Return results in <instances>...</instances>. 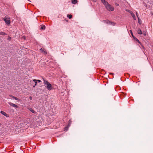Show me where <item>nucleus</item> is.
I'll list each match as a JSON object with an SVG mask.
<instances>
[{"mask_svg": "<svg viewBox=\"0 0 153 153\" xmlns=\"http://www.w3.org/2000/svg\"><path fill=\"white\" fill-rule=\"evenodd\" d=\"M45 25H41V27H40V29L41 30H45Z\"/></svg>", "mask_w": 153, "mask_h": 153, "instance_id": "15", "label": "nucleus"}, {"mask_svg": "<svg viewBox=\"0 0 153 153\" xmlns=\"http://www.w3.org/2000/svg\"><path fill=\"white\" fill-rule=\"evenodd\" d=\"M3 115H4L6 117H9V115L7 114H6L5 112L3 111H1L0 112Z\"/></svg>", "mask_w": 153, "mask_h": 153, "instance_id": "7", "label": "nucleus"}, {"mask_svg": "<svg viewBox=\"0 0 153 153\" xmlns=\"http://www.w3.org/2000/svg\"><path fill=\"white\" fill-rule=\"evenodd\" d=\"M36 80H37V82H41V80H39V79H38V80H37L36 79Z\"/></svg>", "mask_w": 153, "mask_h": 153, "instance_id": "23", "label": "nucleus"}, {"mask_svg": "<svg viewBox=\"0 0 153 153\" xmlns=\"http://www.w3.org/2000/svg\"><path fill=\"white\" fill-rule=\"evenodd\" d=\"M10 97H12V98H13V99H15V100H19V99L17 98V97H16L13 95H10L9 96Z\"/></svg>", "mask_w": 153, "mask_h": 153, "instance_id": "8", "label": "nucleus"}, {"mask_svg": "<svg viewBox=\"0 0 153 153\" xmlns=\"http://www.w3.org/2000/svg\"><path fill=\"white\" fill-rule=\"evenodd\" d=\"M44 81V83L47 85L46 87L48 88V82L47 81H46L45 80H44L43 78Z\"/></svg>", "mask_w": 153, "mask_h": 153, "instance_id": "13", "label": "nucleus"}, {"mask_svg": "<svg viewBox=\"0 0 153 153\" xmlns=\"http://www.w3.org/2000/svg\"><path fill=\"white\" fill-rule=\"evenodd\" d=\"M130 33H131V35H132V34H133V33H132V31L131 30H130Z\"/></svg>", "mask_w": 153, "mask_h": 153, "instance_id": "22", "label": "nucleus"}, {"mask_svg": "<svg viewBox=\"0 0 153 153\" xmlns=\"http://www.w3.org/2000/svg\"><path fill=\"white\" fill-rule=\"evenodd\" d=\"M115 5H116L117 6H119V4H117V3H116V4H115Z\"/></svg>", "mask_w": 153, "mask_h": 153, "instance_id": "28", "label": "nucleus"}, {"mask_svg": "<svg viewBox=\"0 0 153 153\" xmlns=\"http://www.w3.org/2000/svg\"><path fill=\"white\" fill-rule=\"evenodd\" d=\"M33 81L35 83V84L34 85V86H36L37 85V80H36V79H33ZM35 86H33V87H35Z\"/></svg>", "mask_w": 153, "mask_h": 153, "instance_id": "12", "label": "nucleus"}, {"mask_svg": "<svg viewBox=\"0 0 153 153\" xmlns=\"http://www.w3.org/2000/svg\"><path fill=\"white\" fill-rule=\"evenodd\" d=\"M72 121L71 120H70L69 121V123L67 126H68L69 127L70 126V125L71 124V123H72Z\"/></svg>", "mask_w": 153, "mask_h": 153, "instance_id": "16", "label": "nucleus"}, {"mask_svg": "<svg viewBox=\"0 0 153 153\" xmlns=\"http://www.w3.org/2000/svg\"><path fill=\"white\" fill-rule=\"evenodd\" d=\"M143 34L144 36H146V33H144Z\"/></svg>", "mask_w": 153, "mask_h": 153, "instance_id": "30", "label": "nucleus"}, {"mask_svg": "<svg viewBox=\"0 0 153 153\" xmlns=\"http://www.w3.org/2000/svg\"><path fill=\"white\" fill-rule=\"evenodd\" d=\"M4 21L7 25H9L10 23V18H4Z\"/></svg>", "mask_w": 153, "mask_h": 153, "instance_id": "2", "label": "nucleus"}, {"mask_svg": "<svg viewBox=\"0 0 153 153\" xmlns=\"http://www.w3.org/2000/svg\"><path fill=\"white\" fill-rule=\"evenodd\" d=\"M137 33L139 34H142L143 33L141 30L140 28L138 29V30Z\"/></svg>", "mask_w": 153, "mask_h": 153, "instance_id": "10", "label": "nucleus"}, {"mask_svg": "<svg viewBox=\"0 0 153 153\" xmlns=\"http://www.w3.org/2000/svg\"><path fill=\"white\" fill-rule=\"evenodd\" d=\"M11 37L10 36H8L7 39L9 41H10L11 40Z\"/></svg>", "mask_w": 153, "mask_h": 153, "instance_id": "21", "label": "nucleus"}, {"mask_svg": "<svg viewBox=\"0 0 153 153\" xmlns=\"http://www.w3.org/2000/svg\"><path fill=\"white\" fill-rule=\"evenodd\" d=\"M29 98H30V100H32V97H29Z\"/></svg>", "mask_w": 153, "mask_h": 153, "instance_id": "26", "label": "nucleus"}, {"mask_svg": "<svg viewBox=\"0 0 153 153\" xmlns=\"http://www.w3.org/2000/svg\"><path fill=\"white\" fill-rule=\"evenodd\" d=\"M101 1L108 10L109 11H113L114 10V8L113 6L110 4L107 1L105 0H101Z\"/></svg>", "mask_w": 153, "mask_h": 153, "instance_id": "1", "label": "nucleus"}, {"mask_svg": "<svg viewBox=\"0 0 153 153\" xmlns=\"http://www.w3.org/2000/svg\"><path fill=\"white\" fill-rule=\"evenodd\" d=\"M29 110L31 111L32 113L35 114L36 113V112L34 111L33 109H32V108H30L29 109Z\"/></svg>", "mask_w": 153, "mask_h": 153, "instance_id": "11", "label": "nucleus"}, {"mask_svg": "<svg viewBox=\"0 0 153 153\" xmlns=\"http://www.w3.org/2000/svg\"><path fill=\"white\" fill-rule=\"evenodd\" d=\"M69 126H67L65 127L64 128V130L65 131H67L68 129V128H69Z\"/></svg>", "mask_w": 153, "mask_h": 153, "instance_id": "19", "label": "nucleus"}, {"mask_svg": "<svg viewBox=\"0 0 153 153\" xmlns=\"http://www.w3.org/2000/svg\"><path fill=\"white\" fill-rule=\"evenodd\" d=\"M23 144V145H24L25 147V144Z\"/></svg>", "mask_w": 153, "mask_h": 153, "instance_id": "31", "label": "nucleus"}, {"mask_svg": "<svg viewBox=\"0 0 153 153\" xmlns=\"http://www.w3.org/2000/svg\"><path fill=\"white\" fill-rule=\"evenodd\" d=\"M71 2L73 4H75L77 3V0H73Z\"/></svg>", "mask_w": 153, "mask_h": 153, "instance_id": "14", "label": "nucleus"}, {"mask_svg": "<svg viewBox=\"0 0 153 153\" xmlns=\"http://www.w3.org/2000/svg\"><path fill=\"white\" fill-rule=\"evenodd\" d=\"M138 19H139V22H138L139 23V24H141V22H140V20H139V18H138Z\"/></svg>", "mask_w": 153, "mask_h": 153, "instance_id": "24", "label": "nucleus"}, {"mask_svg": "<svg viewBox=\"0 0 153 153\" xmlns=\"http://www.w3.org/2000/svg\"><path fill=\"white\" fill-rule=\"evenodd\" d=\"M40 50L41 51V52L44 54H47V51H46L44 48H41L40 49Z\"/></svg>", "mask_w": 153, "mask_h": 153, "instance_id": "3", "label": "nucleus"}, {"mask_svg": "<svg viewBox=\"0 0 153 153\" xmlns=\"http://www.w3.org/2000/svg\"><path fill=\"white\" fill-rule=\"evenodd\" d=\"M67 16L69 19H71L72 18V16L71 14H68Z\"/></svg>", "mask_w": 153, "mask_h": 153, "instance_id": "17", "label": "nucleus"}, {"mask_svg": "<svg viewBox=\"0 0 153 153\" xmlns=\"http://www.w3.org/2000/svg\"><path fill=\"white\" fill-rule=\"evenodd\" d=\"M102 22H103L104 23H106V24H109V23H111V24H113V25H115L114 23L111 22L108 20H103L102 21Z\"/></svg>", "mask_w": 153, "mask_h": 153, "instance_id": "5", "label": "nucleus"}, {"mask_svg": "<svg viewBox=\"0 0 153 153\" xmlns=\"http://www.w3.org/2000/svg\"><path fill=\"white\" fill-rule=\"evenodd\" d=\"M136 15L137 16V17L138 19L139 18H138V13H137V12H136Z\"/></svg>", "mask_w": 153, "mask_h": 153, "instance_id": "25", "label": "nucleus"}, {"mask_svg": "<svg viewBox=\"0 0 153 153\" xmlns=\"http://www.w3.org/2000/svg\"><path fill=\"white\" fill-rule=\"evenodd\" d=\"M22 38H23L24 39H26L25 37V36H23Z\"/></svg>", "mask_w": 153, "mask_h": 153, "instance_id": "27", "label": "nucleus"}, {"mask_svg": "<svg viewBox=\"0 0 153 153\" xmlns=\"http://www.w3.org/2000/svg\"><path fill=\"white\" fill-rule=\"evenodd\" d=\"M1 123H0V125H1Z\"/></svg>", "mask_w": 153, "mask_h": 153, "instance_id": "33", "label": "nucleus"}, {"mask_svg": "<svg viewBox=\"0 0 153 153\" xmlns=\"http://www.w3.org/2000/svg\"><path fill=\"white\" fill-rule=\"evenodd\" d=\"M132 36H133V38L135 39H136V40L138 41V42L139 43H140L139 40L136 37H134V36L133 34H132Z\"/></svg>", "mask_w": 153, "mask_h": 153, "instance_id": "20", "label": "nucleus"}, {"mask_svg": "<svg viewBox=\"0 0 153 153\" xmlns=\"http://www.w3.org/2000/svg\"><path fill=\"white\" fill-rule=\"evenodd\" d=\"M23 147V146H22L21 147H21Z\"/></svg>", "mask_w": 153, "mask_h": 153, "instance_id": "32", "label": "nucleus"}, {"mask_svg": "<svg viewBox=\"0 0 153 153\" xmlns=\"http://www.w3.org/2000/svg\"><path fill=\"white\" fill-rule=\"evenodd\" d=\"M0 34L3 35H7V34L4 32H0Z\"/></svg>", "mask_w": 153, "mask_h": 153, "instance_id": "18", "label": "nucleus"}, {"mask_svg": "<svg viewBox=\"0 0 153 153\" xmlns=\"http://www.w3.org/2000/svg\"><path fill=\"white\" fill-rule=\"evenodd\" d=\"M130 12H131V16L133 17L134 19V20H136L135 16V15L131 11H130Z\"/></svg>", "mask_w": 153, "mask_h": 153, "instance_id": "9", "label": "nucleus"}, {"mask_svg": "<svg viewBox=\"0 0 153 153\" xmlns=\"http://www.w3.org/2000/svg\"><path fill=\"white\" fill-rule=\"evenodd\" d=\"M8 104L11 106H12V107H15L16 108H18V106L17 105L14 104H13L12 102H8Z\"/></svg>", "mask_w": 153, "mask_h": 153, "instance_id": "6", "label": "nucleus"}, {"mask_svg": "<svg viewBox=\"0 0 153 153\" xmlns=\"http://www.w3.org/2000/svg\"><path fill=\"white\" fill-rule=\"evenodd\" d=\"M54 86L52 85L51 84L48 83V90H51L53 89Z\"/></svg>", "mask_w": 153, "mask_h": 153, "instance_id": "4", "label": "nucleus"}, {"mask_svg": "<svg viewBox=\"0 0 153 153\" xmlns=\"http://www.w3.org/2000/svg\"><path fill=\"white\" fill-rule=\"evenodd\" d=\"M127 11H128L129 12L131 13V12L130 11H131V10H128Z\"/></svg>", "mask_w": 153, "mask_h": 153, "instance_id": "29", "label": "nucleus"}]
</instances>
